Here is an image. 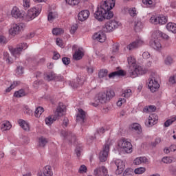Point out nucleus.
<instances>
[{
    "label": "nucleus",
    "instance_id": "obj_1",
    "mask_svg": "<svg viewBox=\"0 0 176 176\" xmlns=\"http://www.w3.org/2000/svg\"><path fill=\"white\" fill-rule=\"evenodd\" d=\"M115 0H105L100 3V6H98L94 13V17L98 21L103 20H109L113 17V12L111 10L115 8Z\"/></svg>",
    "mask_w": 176,
    "mask_h": 176
},
{
    "label": "nucleus",
    "instance_id": "obj_2",
    "mask_svg": "<svg viewBox=\"0 0 176 176\" xmlns=\"http://www.w3.org/2000/svg\"><path fill=\"white\" fill-rule=\"evenodd\" d=\"M160 77L156 73L152 72L148 80V86L152 93H155V91H157V90H159V87H160V85L158 81Z\"/></svg>",
    "mask_w": 176,
    "mask_h": 176
},
{
    "label": "nucleus",
    "instance_id": "obj_3",
    "mask_svg": "<svg viewBox=\"0 0 176 176\" xmlns=\"http://www.w3.org/2000/svg\"><path fill=\"white\" fill-rule=\"evenodd\" d=\"M41 12H42V6H38L37 7L31 8L28 10L26 16L25 17V21H32L34 19H36L39 14H41Z\"/></svg>",
    "mask_w": 176,
    "mask_h": 176
},
{
    "label": "nucleus",
    "instance_id": "obj_4",
    "mask_svg": "<svg viewBox=\"0 0 176 176\" xmlns=\"http://www.w3.org/2000/svg\"><path fill=\"white\" fill-rule=\"evenodd\" d=\"M115 96L113 90H107L106 92H100L96 96V100H98L100 104H105Z\"/></svg>",
    "mask_w": 176,
    "mask_h": 176
},
{
    "label": "nucleus",
    "instance_id": "obj_5",
    "mask_svg": "<svg viewBox=\"0 0 176 176\" xmlns=\"http://www.w3.org/2000/svg\"><path fill=\"white\" fill-rule=\"evenodd\" d=\"M167 21V16L160 14L152 15L149 19V23H151V24H154L155 25H164Z\"/></svg>",
    "mask_w": 176,
    "mask_h": 176
},
{
    "label": "nucleus",
    "instance_id": "obj_6",
    "mask_svg": "<svg viewBox=\"0 0 176 176\" xmlns=\"http://www.w3.org/2000/svg\"><path fill=\"white\" fill-rule=\"evenodd\" d=\"M146 72H148V69L136 65L133 69L129 70V75L131 78H137V76L145 75Z\"/></svg>",
    "mask_w": 176,
    "mask_h": 176
},
{
    "label": "nucleus",
    "instance_id": "obj_7",
    "mask_svg": "<svg viewBox=\"0 0 176 176\" xmlns=\"http://www.w3.org/2000/svg\"><path fill=\"white\" fill-rule=\"evenodd\" d=\"M24 28H25V25L24 23H14L11 25V28L9 30V34L12 36H16V35H19L21 31H24Z\"/></svg>",
    "mask_w": 176,
    "mask_h": 176
},
{
    "label": "nucleus",
    "instance_id": "obj_8",
    "mask_svg": "<svg viewBox=\"0 0 176 176\" xmlns=\"http://www.w3.org/2000/svg\"><path fill=\"white\" fill-rule=\"evenodd\" d=\"M122 25L120 22L116 20L110 21L104 24L103 26L104 32H112L116 28H119Z\"/></svg>",
    "mask_w": 176,
    "mask_h": 176
},
{
    "label": "nucleus",
    "instance_id": "obj_9",
    "mask_svg": "<svg viewBox=\"0 0 176 176\" xmlns=\"http://www.w3.org/2000/svg\"><path fill=\"white\" fill-rule=\"evenodd\" d=\"M118 146L123 149L126 153H131L133 152V145L127 139H122L118 142Z\"/></svg>",
    "mask_w": 176,
    "mask_h": 176
},
{
    "label": "nucleus",
    "instance_id": "obj_10",
    "mask_svg": "<svg viewBox=\"0 0 176 176\" xmlns=\"http://www.w3.org/2000/svg\"><path fill=\"white\" fill-rule=\"evenodd\" d=\"M110 146H111V142L107 141L104 144V146H103V150L100 152L99 159L100 162H107Z\"/></svg>",
    "mask_w": 176,
    "mask_h": 176
},
{
    "label": "nucleus",
    "instance_id": "obj_11",
    "mask_svg": "<svg viewBox=\"0 0 176 176\" xmlns=\"http://www.w3.org/2000/svg\"><path fill=\"white\" fill-rule=\"evenodd\" d=\"M117 169L116 170V174L117 175H120L122 173L124 170V167H126V163L122 160H116L114 162Z\"/></svg>",
    "mask_w": 176,
    "mask_h": 176
},
{
    "label": "nucleus",
    "instance_id": "obj_12",
    "mask_svg": "<svg viewBox=\"0 0 176 176\" xmlns=\"http://www.w3.org/2000/svg\"><path fill=\"white\" fill-rule=\"evenodd\" d=\"M157 120H159V117L155 114H151L147 120L145 122L146 126L148 127H152V126H155L156 123H157Z\"/></svg>",
    "mask_w": 176,
    "mask_h": 176
},
{
    "label": "nucleus",
    "instance_id": "obj_13",
    "mask_svg": "<svg viewBox=\"0 0 176 176\" xmlns=\"http://www.w3.org/2000/svg\"><path fill=\"white\" fill-rule=\"evenodd\" d=\"M11 16L14 19H23L24 17V12L17 7H13L11 10Z\"/></svg>",
    "mask_w": 176,
    "mask_h": 176
},
{
    "label": "nucleus",
    "instance_id": "obj_14",
    "mask_svg": "<svg viewBox=\"0 0 176 176\" xmlns=\"http://www.w3.org/2000/svg\"><path fill=\"white\" fill-rule=\"evenodd\" d=\"M105 174H108V169L104 166H98L94 170V176H104Z\"/></svg>",
    "mask_w": 176,
    "mask_h": 176
},
{
    "label": "nucleus",
    "instance_id": "obj_15",
    "mask_svg": "<svg viewBox=\"0 0 176 176\" xmlns=\"http://www.w3.org/2000/svg\"><path fill=\"white\" fill-rule=\"evenodd\" d=\"M157 36L153 37L150 41V46L155 49V50H159V49H162V44L160 43V41L157 39Z\"/></svg>",
    "mask_w": 176,
    "mask_h": 176
},
{
    "label": "nucleus",
    "instance_id": "obj_16",
    "mask_svg": "<svg viewBox=\"0 0 176 176\" xmlns=\"http://www.w3.org/2000/svg\"><path fill=\"white\" fill-rule=\"evenodd\" d=\"M60 135L63 138H66L67 140H69L70 142H74L76 140V138L75 137V135L72 134L71 132H67L65 131H60Z\"/></svg>",
    "mask_w": 176,
    "mask_h": 176
},
{
    "label": "nucleus",
    "instance_id": "obj_17",
    "mask_svg": "<svg viewBox=\"0 0 176 176\" xmlns=\"http://www.w3.org/2000/svg\"><path fill=\"white\" fill-rule=\"evenodd\" d=\"M93 39H95V41H98V42H100V43H102L105 42V39H107V36H105V34L104 32H98L94 34Z\"/></svg>",
    "mask_w": 176,
    "mask_h": 176
},
{
    "label": "nucleus",
    "instance_id": "obj_18",
    "mask_svg": "<svg viewBox=\"0 0 176 176\" xmlns=\"http://www.w3.org/2000/svg\"><path fill=\"white\" fill-rule=\"evenodd\" d=\"M143 43H144V41H142V39L141 38H138V40L133 41V43L127 45L126 47L129 50H133V49L139 47V46H142Z\"/></svg>",
    "mask_w": 176,
    "mask_h": 176
},
{
    "label": "nucleus",
    "instance_id": "obj_19",
    "mask_svg": "<svg viewBox=\"0 0 176 176\" xmlns=\"http://www.w3.org/2000/svg\"><path fill=\"white\" fill-rule=\"evenodd\" d=\"M89 16L90 11H89V10H84L78 13V20H80V21H85L87 20Z\"/></svg>",
    "mask_w": 176,
    "mask_h": 176
},
{
    "label": "nucleus",
    "instance_id": "obj_20",
    "mask_svg": "<svg viewBox=\"0 0 176 176\" xmlns=\"http://www.w3.org/2000/svg\"><path fill=\"white\" fill-rule=\"evenodd\" d=\"M155 36H157V38H162V39H165V41H168L170 39V36L166 34L163 33V32L160 30H155L153 33V38H155Z\"/></svg>",
    "mask_w": 176,
    "mask_h": 176
},
{
    "label": "nucleus",
    "instance_id": "obj_21",
    "mask_svg": "<svg viewBox=\"0 0 176 176\" xmlns=\"http://www.w3.org/2000/svg\"><path fill=\"white\" fill-rule=\"evenodd\" d=\"M53 170H52V166H46L43 169V173H38V176H52Z\"/></svg>",
    "mask_w": 176,
    "mask_h": 176
},
{
    "label": "nucleus",
    "instance_id": "obj_22",
    "mask_svg": "<svg viewBox=\"0 0 176 176\" xmlns=\"http://www.w3.org/2000/svg\"><path fill=\"white\" fill-rule=\"evenodd\" d=\"M83 56H85V53L83 52V48L80 47L78 48L73 55L74 60H82L83 58Z\"/></svg>",
    "mask_w": 176,
    "mask_h": 176
},
{
    "label": "nucleus",
    "instance_id": "obj_23",
    "mask_svg": "<svg viewBox=\"0 0 176 176\" xmlns=\"http://www.w3.org/2000/svg\"><path fill=\"white\" fill-rule=\"evenodd\" d=\"M128 67L130 68V71L133 69L134 67L137 65V60L133 56H129L127 57Z\"/></svg>",
    "mask_w": 176,
    "mask_h": 176
},
{
    "label": "nucleus",
    "instance_id": "obj_24",
    "mask_svg": "<svg viewBox=\"0 0 176 176\" xmlns=\"http://www.w3.org/2000/svg\"><path fill=\"white\" fill-rule=\"evenodd\" d=\"M82 85H83V80L80 78H77L70 83V86L73 89H78V87H80Z\"/></svg>",
    "mask_w": 176,
    "mask_h": 176
},
{
    "label": "nucleus",
    "instance_id": "obj_25",
    "mask_svg": "<svg viewBox=\"0 0 176 176\" xmlns=\"http://www.w3.org/2000/svg\"><path fill=\"white\" fill-rule=\"evenodd\" d=\"M21 51V48L19 45H17L16 48H10V52L12 53V56L15 57V58L20 56Z\"/></svg>",
    "mask_w": 176,
    "mask_h": 176
},
{
    "label": "nucleus",
    "instance_id": "obj_26",
    "mask_svg": "<svg viewBox=\"0 0 176 176\" xmlns=\"http://www.w3.org/2000/svg\"><path fill=\"white\" fill-rule=\"evenodd\" d=\"M86 118V112L83 111L82 109H78V113L76 116V120L81 122H85V119Z\"/></svg>",
    "mask_w": 176,
    "mask_h": 176
},
{
    "label": "nucleus",
    "instance_id": "obj_27",
    "mask_svg": "<svg viewBox=\"0 0 176 176\" xmlns=\"http://www.w3.org/2000/svg\"><path fill=\"white\" fill-rule=\"evenodd\" d=\"M146 163H148V159L146 157H139L134 160V164L135 166Z\"/></svg>",
    "mask_w": 176,
    "mask_h": 176
},
{
    "label": "nucleus",
    "instance_id": "obj_28",
    "mask_svg": "<svg viewBox=\"0 0 176 176\" xmlns=\"http://www.w3.org/2000/svg\"><path fill=\"white\" fill-rule=\"evenodd\" d=\"M19 126L25 130V131H30V124L24 120H19L18 121Z\"/></svg>",
    "mask_w": 176,
    "mask_h": 176
},
{
    "label": "nucleus",
    "instance_id": "obj_29",
    "mask_svg": "<svg viewBox=\"0 0 176 176\" xmlns=\"http://www.w3.org/2000/svg\"><path fill=\"white\" fill-rule=\"evenodd\" d=\"M12 129V124L9 121H3L1 124V131H7V130H10Z\"/></svg>",
    "mask_w": 176,
    "mask_h": 176
},
{
    "label": "nucleus",
    "instance_id": "obj_30",
    "mask_svg": "<svg viewBox=\"0 0 176 176\" xmlns=\"http://www.w3.org/2000/svg\"><path fill=\"white\" fill-rule=\"evenodd\" d=\"M166 28L169 32H172L173 34H176V23L173 22H169L166 24Z\"/></svg>",
    "mask_w": 176,
    "mask_h": 176
},
{
    "label": "nucleus",
    "instance_id": "obj_31",
    "mask_svg": "<svg viewBox=\"0 0 176 176\" xmlns=\"http://www.w3.org/2000/svg\"><path fill=\"white\" fill-rule=\"evenodd\" d=\"M116 76H124V72H123V70L116 71L109 74V78L110 79L116 78Z\"/></svg>",
    "mask_w": 176,
    "mask_h": 176
},
{
    "label": "nucleus",
    "instance_id": "obj_32",
    "mask_svg": "<svg viewBox=\"0 0 176 176\" xmlns=\"http://www.w3.org/2000/svg\"><path fill=\"white\" fill-rule=\"evenodd\" d=\"M56 78V74L53 72H50L48 73H45L44 74L45 80H47V82H50V80H53Z\"/></svg>",
    "mask_w": 176,
    "mask_h": 176
},
{
    "label": "nucleus",
    "instance_id": "obj_33",
    "mask_svg": "<svg viewBox=\"0 0 176 176\" xmlns=\"http://www.w3.org/2000/svg\"><path fill=\"white\" fill-rule=\"evenodd\" d=\"M57 120V116H49L45 118V123L47 126H50L54 122Z\"/></svg>",
    "mask_w": 176,
    "mask_h": 176
},
{
    "label": "nucleus",
    "instance_id": "obj_34",
    "mask_svg": "<svg viewBox=\"0 0 176 176\" xmlns=\"http://www.w3.org/2000/svg\"><path fill=\"white\" fill-rule=\"evenodd\" d=\"M58 17V14L56 12H50L47 16V20L50 23H53L56 19Z\"/></svg>",
    "mask_w": 176,
    "mask_h": 176
},
{
    "label": "nucleus",
    "instance_id": "obj_35",
    "mask_svg": "<svg viewBox=\"0 0 176 176\" xmlns=\"http://www.w3.org/2000/svg\"><path fill=\"white\" fill-rule=\"evenodd\" d=\"M64 109H65V106L63 103H60L58 107L56 109V112L58 116H63L64 113Z\"/></svg>",
    "mask_w": 176,
    "mask_h": 176
},
{
    "label": "nucleus",
    "instance_id": "obj_36",
    "mask_svg": "<svg viewBox=\"0 0 176 176\" xmlns=\"http://www.w3.org/2000/svg\"><path fill=\"white\" fill-rule=\"evenodd\" d=\"M107 76H108V69H102L99 71L98 78L100 79H104V78H107Z\"/></svg>",
    "mask_w": 176,
    "mask_h": 176
},
{
    "label": "nucleus",
    "instance_id": "obj_37",
    "mask_svg": "<svg viewBox=\"0 0 176 176\" xmlns=\"http://www.w3.org/2000/svg\"><path fill=\"white\" fill-rule=\"evenodd\" d=\"M162 162L165 164H170V163H173V162H175V158L173 157H164L162 159Z\"/></svg>",
    "mask_w": 176,
    "mask_h": 176
},
{
    "label": "nucleus",
    "instance_id": "obj_38",
    "mask_svg": "<svg viewBox=\"0 0 176 176\" xmlns=\"http://www.w3.org/2000/svg\"><path fill=\"white\" fill-rule=\"evenodd\" d=\"M47 142H48L47 139H46L44 137H41L38 138V146H41V148H45Z\"/></svg>",
    "mask_w": 176,
    "mask_h": 176
},
{
    "label": "nucleus",
    "instance_id": "obj_39",
    "mask_svg": "<svg viewBox=\"0 0 176 176\" xmlns=\"http://www.w3.org/2000/svg\"><path fill=\"white\" fill-rule=\"evenodd\" d=\"M156 111V107L153 105H150V106H146L143 109V111L145 112L146 113H149L151 112H155Z\"/></svg>",
    "mask_w": 176,
    "mask_h": 176
},
{
    "label": "nucleus",
    "instance_id": "obj_40",
    "mask_svg": "<svg viewBox=\"0 0 176 176\" xmlns=\"http://www.w3.org/2000/svg\"><path fill=\"white\" fill-rule=\"evenodd\" d=\"M82 152H83V147L82 146V145L79 144L78 146H76L75 149V153L77 157H80V156H82Z\"/></svg>",
    "mask_w": 176,
    "mask_h": 176
},
{
    "label": "nucleus",
    "instance_id": "obj_41",
    "mask_svg": "<svg viewBox=\"0 0 176 176\" xmlns=\"http://www.w3.org/2000/svg\"><path fill=\"white\" fill-rule=\"evenodd\" d=\"M174 122H176V116H173L170 119L167 120L164 122V127H169Z\"/></svg>",
    "mask_w": 176,
    "mask_h": 176
},
{
    "label": "nucleus",
    "instance_id": "obj_42",
    "mask_svg": "<svg viewBox=\"0 0 176 176\" xmlns=\"http://www.w3.org/2000/svg\"><path fill=\"white\" fill-rule=\"evenodd\" d=\"M132 129L135 130L138 134H141L142 129H141V125L138 123H134L132 124Z\"/></svg>",
    "mask_w": 176,
    "mask_h": 176
},
{
    "label": "nucleus",
    "instance_id": "obj_43",
    "mask_svg": "<svg viewBox=\"0 0 176 176\" xmlns=\"http://www.w3.org/2000/svg\"><path fill=\"white\" fill-rule=\"evenodd\" d=\"M44 111H45V109H43V107H37L34 111V116L36 118H40L41 115H42V113H43Z\"/></svg>",
    "mask_w": 176,
    "mask_h": 176
},
{
    "label": "nucleus",
    "instance_id": "obj_44",
    "mask_svg": "<svg viewBox=\"0 0 176 176\" xmlns=\"http://www.w3.org/2000/svg\"><path fill=\"white\" fill-rule=\"evenodd\" d=\"M128 13L131 17H135V16L138 14V11H137V8H135V7H133L128 10Z\"/></svg>",
    "mask_w": 176,
    "mask_h": 176
},
{
    "label": "nucleus",
    "instance_id": "obj_45",
    "mask_svg": "<svg viewBox=\"0 0 176 176\" xmlns=\"http://www.w3.org/2000/svg\"><path fill=\"white\" fill-rule=\"evenodd\" d=\"M24 96H25V91H24L23 89H20L19 91H16L14 94V97H16V98L24 97Z\"/></svg>",
    "mask_w": 176,
    "mask_h": 176
},
{
    "label": "nucleus",
    "instance_id": "obj_46",
    "mask_svg": "<svg viewBox=\"0 0 176 176\" xmlns=\"http://www.w3.org/2000/svg\"><path fill=\"white\" fill-rule=\"evenodd\" d=\"M133 93L131 92V89H125L122 91V97H124V98H129L131 97Z\"/></svg>",
    "mask_w": 176,
    "mask_h": 176
},
{
    "label": "nucleus",
    "instance_id": "obj_47",
    "mask_svg": "<svg viewBox=\"0 0 176 176\" xmlns=\"http://www.w3.org/2000/svg\"><path fill=\"white\" fill-rule=\"evenodd\" d=\"M66 3L70 6H78L80 3V0H66Z\"/></svg>",
    "mask_w": 176,
    "mask_h": 176
},
{
    "label": "nucleus",
    "instance_id": "obj_48",
    "mask_svg": "<svg viewBox=\"0 0 176 176\" xmlns=\"http://www.w3.org/2000/svg\"><path fill=\"white\" fill-rule=\"evenodd\" d=\"M3 56V60H5V61H6L8 64H12V63H13V61L10 59V57L9 56V53L4 52Z\"/></svg>",
    "mask_w": 176,
    "mask_h": 176
},
{
    "label": "nucleus",
    "instance_id": "obj_49",
    "mask_svg": "<svg viewBox=\"0 0 176 176\" xmlns=\"http://www.w3.org/2000/svg\"><path fill=\"white\" fill-rule=\"evenodd\" d=\"M145 171H146V169L144 167L137 168L134 170L135 174H138V175L144 174Z\"/></svg>",
    "mask_w": 176,
    "mask_h": 176
},
{
    "label": "nucleus",
    "instance_id": "obj_50",
    "mask_svg": "<svg viewBox=\"0 0 176 176\" xmlns=\"http://www.w3.org/2000/svg\"><path fill=\"white\" fill-rule=\"evenodd\" d=\"M134 175V171L131 168H126L124 173L123 176H133Z\"/></svg>",
    "mask_w": 176,
    "mask_h": 176
},
{
    "label": "nucleus",
    "instance_id": "obj_51",
    "mask_svg": "<svg viewBox=\"0 0 176 176\" xmlns=\"http://www.w3.org/2000/svg\"><path fill=\"white\" fill-rule=\"evenodd\" d=\"M164 63L166 65H171V64L174 63V59H173V58L170 56H168L166 57Z\"/></svg>",
    "mask_w": 176,
    "mask_h": 176
},
{
    "label": "nucleus",
    "instance_id": "obj_52",
    "mask_svg": "<svg viewBox=\"0 0 176 176\" xmlns=\"http://www.w3.org/2000/svg\"><path fill=\"white\" fill-rule=\"evenodd\" d=\"M63 32H64V31L62 30L61 28H55L52 30L53 35H61Z\"/></svg>",
    "mask_w": 176,
    "mask_h": 176
},
{
    "label": "nucleus",
    "instance_id": "obj_53",
    "mask_svg": "<svg viewBox=\"0 0 176 176\" xmlns=\"http://www.w3.org/2000/svg\"><path fill=\"white\" fill-rule=\"evenodd\" d=\"M135 31H140L142 28V23L140 21L135 22Z\"/></svg>",
    "mask_w": 176,
    "mask_h": 176
},
{
    "label": "nucleus",
    "instance_id": "obj_54",
    "mask_svg": "<svg viewBox=\"0 0 176 176\" xmlns=\"http://www.w3.org/2000/svg\"><path fill=\"white\" fill-rule=\"evenodd\" d=\"M17 85H19V82L14 81L8 89H6V93H10L12 89H14V87H16Z\"/></svg>",
    "mask_w": 176,
    "mask_h": 176
},
{
    "label": "nucleus",
    "instance_id": "obj_55",
    "mask_svg": "<svg viewBox=\"0 0 176 176\" xmlns=\"http://www.w3.org/2000/svg\"><path fill=\"white\" fill-rule=\"evenodd\" d=\"M78 173L80 174H84V173H87V167L85 165H81L79 168Z\"/></svg>",
    "mask_w": 176,
    "mask_h": 176
},
{
    "label": "nucleus",
    "instance_id": "obj_56",
    "mask_svg": "<svg viewBox=\"0 0 176 176\" xmlns=\"http://www.w3.org/2000/svg\"><path fill=\"white\" fill-rule=\"evenodd\" d=\"M23 74H24V69L23 67H18L16 70V75L19 76L20 75H23Z\"/></svg>",
    "mask_w": 176,
    "mask_h": 176
},
{
    "label": "nucleus",
    "instance_id": "obj_57",
    "mask_svg": "<svg viewBox=\"0 0 176 176\" xmlns=\"http://www.w3.org/2000/svg\"><path fill=\"white\" fill-rule=\"evenodd\" d=\"M23 8H26V9H28V8H30L31 0H23Z\"/></svg>",
    "mask_w": 176,
    "mask_h": 176
},
{
    "label": "nucleus",
    "instance_id": "obj_58",
    "mask_svg": "<svg viewBox=\"0 0 176 176\" xmlns=\"http://www.w3.org/2000/svg\"><path fill=\"white\" fill-rule=\"evenodd\" d=\"M123 104H126V99L124 98H120L117 102L118 107H122Z\"/></svg>",
    "mask_w": 176,
    "mask_h": 176
},
{
    "label": "nucleus",
    "instance_id": "obj_59",
    "mask_svg": "<svg viewBox=\"0 0 176 176\" xmlns=\"http://www.w3.org/2000/svg\"><path fill=\"white\" fill-rule=\"evenodd\" d=\"M62 61L65 65H68L71 63V59L69 58L64 57L62 58Z\"/></svg>",
    "mask_w": 176,
    "mask_h": 176
},
{
    "label": "nucleus",
    "instance_id": "obj_60",
    "mask_svg": "<svg viewBox=\"0 0 176 176\" xmlns=\"http://www.w3.org/2000/svg\"><path fill=\"white\" fill-rule=\"evenodd\" d=\"M142 3L146 5V6H151L153 3V1L152 0H142Z\"/></svg>",
    "mask_w": 176,
    "mask_h": 176
},
{
    "label": "nucleus",
    "instance_id": "obj_61",
    "mask_svg": "<svg viewBox=\"0 0 176 176\" xmlns=\"http://www.w3.org/2000/svg\"><path fill=\"white\" fill-rule=\"evenodd\" d=\"M169 83L171 85L176 83V76H173L169 78Z\"/></svg>",
    "mask_w": 176,
    "mask_h": 176
},
{
    "label": "nucleus",
    "instance_id": "obj_62",
    "mask_svg": "<svg viewBox=\"0 0 176 176\" xmlns=\"http://www.w3.org/2000/svg\"><path fill=\"white\" fill-rule=\"evenodd\" d=\"M69 123V120H68V118H65L62 124L63 127H67Z\"/></svg>",
    "mask_w": 176,
    "mask_h": 176
},
{
    "label": "nucleus",
    "instance_id": "obj_63",
    "mask_svg": "<svg viewBox=\"0 0 176 176\" xmlns=\"http://www.w3.org/2000/svg\"><path fill=\"white\" fill-rule=\"evenodd\" d=\"M0 43L1 45H6L7 41H6V38L3 36H0Z\"/></svg>",
    "mask_w": 176,
    "mask_h": 176
},
{
    "label": "nucleus",
    "instance_id": "obj_64",
    "mask_svg": "<svg viewBox=\"0 0 176 176\" xmlns=\"http://www.w3.org/2000/svg\"><path fill=\"white\" fill-rule=\"evenodd\" d=\"M169 171H170V174H172V175H176V168H175L170 166L169 168Z\"/></svg>",
    "mask_w": 176,
    "mask_h": 176
}]
</instances>
